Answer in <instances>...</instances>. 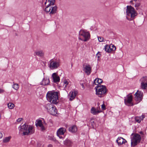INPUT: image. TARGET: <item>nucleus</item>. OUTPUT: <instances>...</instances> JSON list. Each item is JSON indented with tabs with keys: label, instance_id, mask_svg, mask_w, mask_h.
I'll list each match as a JSON object with an SVG mask.
<instances>
[{
	"label": "nucleus",
	"instance_id": "obj_1",
	"mask_svg": "<svg viewBox=\"0 0 147 147\" xmlns=\"http://www.w3.org/2000/svg\"><path fill=\"white\" fill-rule=\"evenodd\" d=\"M20 128L19 129L20 131H22L23 134L24 135H28L33 134L35 131L34 129L33 126L28 125L26 123L22 125H20L19 127Z\"/></svg>",
	"mask_w": 147,
	"mask_h": 147
},
{
	"label": "nucleus",
	"instance_id": "obj_2",
	"mask_svg": "<svg viewBox=\"0 0 147 147\" xmlns=\"http://www.w3.org/2000/svg\"><path fill=\"white\" fill-rule=\"evenodd\" d=\"M59 92L57 91H51L48 92L47 94V99L50 102L57 104L58 101Z\"/></svg>",
	"mask_w": 147,
	"mask_h": 147
},
{
	"label": "nucleus",
	"instance_id": "obj_3",
	"mask_svg": "<svg viewBox=\"0 0 147 147\" xmlns=\"http://www.w3.org/2000/svg\"><path fill=\"white\" fill-rule=\"evenodd\" d=\"M126 18L129 20H132L137 15V13L135 9L131 6L128 5L126 9Z\"/></svg>",
	"mask_w": 147,
	"mask_h": 147
},
{
	"label": "nucleus",
	"instance_id": "obj_4",
	"mask_svg": "<svg viewBox=\"0 0 147 147\" xmlns=\"http://www.w3.org/2000/svg\"><path fill=\"white\" fill-rule=\"evenodd\" d=\"M96 94L100 97H103L107 92V88L105 86L98 85L95 87Z\"/></svg>",
	"mask_w": 147,
	"mask_h": 147
},
{
	"label": "nucleus",
	"instance_id": "obj_5",
	"mask_svg": "<svg viewBox=\"0 0 147 147\" xmlns=\"http://www.w3.org/2000/svg\"><path fill=\"white\" fill-rule=\"evenodd\" d=\"M90 35L89 32L85 30H81L79 32V39L86 42L90 39Z\"/></svg>",
	"mask_w": 147,
	"mask_h": 147
},
{
	"label": "nucleus",
	"instance_id": "obj_6",
	"mask_svg": "<svg viewBox=\"0 0 147 147\" xmlns=\"http://www.w3.org/2000/svg\"><path fill=\"white\" fill-rule=\"evenodd\" d=\"M46 7L45 9V11L50 16H51L56 13L57 7L53 5H45Z\"/></svg>",
	"mask_w": 147,
	"mask_h": 147
},
{
	"label": "nucleus",
	"instance_id": "obj_7",
	"mask_svg": "<svg viewBox=\"0 0 147 147\" xmlns=\"http://www.w3.org/2000/svg\"><path fill=\"white\" fill-rule=\"evenodd\" d=\"M131 144L133 146L136 145L140 142L141 139L140 136L138 134H132L131 135Z\"/></svg>",
	"mask_w": 147,
	"mask_h": 147
},
{
	"label": "nucleus",
	"instance_id": "obj_8",
	"mask_svg": "<svg viewBox=\"0 0 147 147\" xmlns=\"http://www.w3.org/2000/svg\"><path fill=\"white\" fill-rule=\"evenodd\" d=\"M45 107L50 114L53 115H55L57 114V110L52 104H48L46 105Z\"/></svg>",
	"mask_w": 147,
	"mask_h": 147
},
{
	"label": "nucleus",
	"instance_id": "obj_9",
	"mask_svg": "<svg viewBox=\"0 0 147 147\" xmlns=\"http://www.w3.org/2000/svg\"><path fill=\"white\" fill-rule=\"evenodd\" d=\"M59 65V63L58 61L51 59L49 62V67L51 69H57Z\"/></svg>",
	"mask_w": 147,
	"mask_h": 147
},
{
	"label": "nucleus",
	"instance_id": "obj_10",
	"mask_svg": "<svg viewBox=\"0 0 147 147\" xmlns=\"http://www.w3.org/2000/svg\"><path fill=\"white\" fill-rule=\"evenodd\" d=\"M135 96L134 99L136 101V104L140 102L143 98V92L139 90H138L134 95Z\"/></svg>",
	"mask_w": 147,
	"mask_h": 147
},
{
	"label": "nucleus",
	"instance_id": "obj_11",
	"mask_svg": "<svg viewBox=\"0 0 147 147\" xmlns=\"http://www.w3.org/2000/svg\"><path fill=\"white\" fill-rule=\"evenodd\" d=\"M92 66L88 64H86L83 66V71L88 75H89L92 71Z\"/></svg>",
	"mask_w": 147,
	"mask_h": 147
},
{
	"label": "nucleus",
	"instance_id": "obj_12",
	"mask_svg": "<svg viewBox=\"0 0 147 147\" xmlns=\"http://www.w3.org/2000/svg\"><path fill=\"white\" fill-rule=\"evenodd\" d=\"M132 99L133 96L131 95H128L127 96V98L124 99L125 104L129 106H133V104L132 103Z\"/></svg>",
	"mask_w": 147,
	"mask_h": 147
},
{
	"label": "nucleus",
	"instance_id": "obj_13",
	"mask_svg": "<svg viewBox=\"0 0 147 147\" xmlns=\"http://www.w3.org/2000/svg\"><path fill=\"white\" fill-rule=\"evenodd\" d=\"M66 130L65 128L63 127L59 128L57 131V136L60 139L63 138L62 135L64 134Z\"/></svg>",
	"mask_w": 147,
	"mask_h": 147
},
{
	"label": "nucleus",
	"instance_id": "obj_14",
	"mask_svg": "<svg viewBox=\"0 0 147 147\" xmlns=\"http://www.w3.org/2000/svg\"><path fill=\"white\" fill-rule=\"evenodd\" d=\"M63 144L65 147H72L73 143L71 140L67 138L63 141Z\"/></svg>",
	"mask_w": 147,
	"mask_h": 147
},
{
	"label": "nucleus",
	"instance_id": "obj_15",
	"mask_svg": "<svg viewBox=\"0 0 147 147\" xmlns=\"http://www.w3.org/2000/svg\"><path fill=\"white\" fill-rule=\"evenodd\" d=\"M102 112V111L100 110V107H97L96 109L94 107H92L90 110L91 113L93 115H96L99 113Z\"/></svg>",
	"mask_w": 147,
	"mask_h": 147
},
{
	"label": "nucleus",
	"instance_id": "obj_16",
	"mask_svg": "<svg viewBox=\"0 0 147 147\" xmlns=\"http://www.w3.org/2000/svg\"><path fill=\"white\" fill-rule=\"evenodd\" d=\"M78 93L77 91L76 90H73L71 91L69 93V98L70 101H72L75 98L76 95Z\"/></svg>",
	"mask_w": 147,
	"mask_h": 147
},
{
	"label": "nucleus",
	"instance_id": "obj_17",
	"mask_svg": "<svg viewBox=\"0 0 147 147\" xmlns=\"http://www.w3.org/2000/svg\"><path fill=\"white\" fill-rule=\"evenodd\" d=\"M52 77L54 82H58L60 81V78L56 73H53L52 75Z\"/></svg>",
	"mask_w": 147,
	"mask_h": 147
},
{
	"label": "nucleus",
	"instance_id": "obj_18",
	"mask_svg": "<svg viewBox=\"0 0 147 147\" xmlns=\"http://www.w3.org/2000/svg\"><path fill=\"white\" fill-rule=\"evenodd\" d=\"M118 145L125 144L127 142V141L122 137L118 138L116 140Z\"/></svg>",
	"mask_w": 147,
	"mask_h": 147
},
{
	"label": "nucleus",
	"instance_id": "obj_19",
	"mask_svg": "<svg viewBox=\"0 0 147 147\" xmlns=\"http://www.w3.org/2000/svg\"><path fill=\"white\" fill-rule=\"evenodd\" d=\"M50 83L49 80L48 78H44L43 79L40 84L42 85H48Z\"/></svg>",
	"mask_w": 147,
	"mask_h": 147
},
{
	"label": "nucleus",
	"instance_id": "obj_20",
	"mask_svg": "<svg viewBox=\"0 0 147 147\" xmlns=\"http://www.w3.org/2000/svg\"><path fill=\"white\" fill-rule=\"evenodd\" d=\"M68 129L70 132L74 133L77 131V128L76 125H74L70 127Z\"/></svg>",
	"mask_w": 147,
	"mask_h": 147
},
{
	"label": "nucleus",
	"instance_id": "obj_21",
	"mask_svg": "<svg viewBox=\"0 0 147 147\" xmlns=\"http://www.w3.org/2000/svg\"><path fill=\"white\" fill-rule=\"evenodd\" d=\"M102 80L101 79L98 78H96L94 80L93 84L94 86V84L97 85V86L100 85H101L100 84L102 83Z\"/></svg>",
	"mask_w": 147,
	"mask_h": 147
},
{
	"label": "nucleus",
	"instance_id": "obj_22",
	"mask_svg": "<svg viewBox=\"0 0 147 147\" xmlns=\"http://www.w3.org/2000/svg\"><path fill=\"white\" fill-rule=\"evenodd\" d=\"M36 55L39 57H43L44 55V53L42 50H38L35 52Z\"/></svg>",
	"mask_w": 147,
	"mask_h": 147
},
{
	"label": "nucleus",
	"instance_id": "obj_23",
	"mask_svg": "<svg viewBox=\"0 0 147 147\" xmlns=\"http://www.w3.org/2000/svg\"><path fill=\"white\" fill-rule=\"evenodd\" d=\"M36 126H39L40 127L42 130H43L45 129L44 127L43 126L42 121L39 120L38 121L37 123H36Z\"/></svg>",
	"mask_w": 147,
	"mask_h": 147
},
{
	"label": "nucleus",
	"instance_id": "obj_24",
	"mask_svg": "<svg viewBox=\"0 0 147 147\" xmlns=\"http://www.w3.org/2000/svg\"><path fill=\"white\" fill-rule=\"evenodd\" d=\"M55 2V0H46L45 3V5H51L54 4Z\"/></svg>",
	"mask_w": 147,
	"mask_h": 147
},
{
	"label": "nucleus",
	"instance_id": "obj_25",
	"mask_svg": "<svg viewBox=\"0 0 147 147\" xmlns=\"http://www.w3.org/2000/svg\"><path fill=\"white\" fill-rule=\"evenodd\" d=\"M144 118V115H142L139 117H135V120L138 123H140L141 121Z\"/></svg>",
	"mask_w": 147,
	"mask_h": 147
},
{
	"label": "nucleus",
	"instance_id": "obj_26",
	"mask_svg": "<svg viewBox=\"0 0 147 147\" xmlns=\"http://www.w3.org/2000/svg\"><path fill=\"white\" fill-rule=\"evenodd\" d=\"M140 83H147V77L146 76L143 77L140 80Z\"/></svg>",
	"mask_w": 147,
	"mask_h": 147
},
{
	"label": "nucleus",
	"instance_id": "obj_27",
	"mask_svg": "<svg viewBox=\"0 0 147 147\" xmlns=\"http://www.w3.org/2000/svg\"><path fill=\"white\" fill-rule=\"evenodd\" d=\"M104 49L105 51L108 53H109L112 51L110 46L108 45H106L105 46Z\"/></svg>",
	"mask_w": 147,
	"mask_h": 147
},
{
	"label": "nucleus",
	"instance_id": "obj_28",
	"mask_svg": "<svg viewBox=\"0 0 147 147\" xmlns=\"http://www.w3.org/2000/svg\"><path fill=\"white\" fill-rule=\"evenodd\" d=\"M140 87L142 89H146L147 88V83L141 84Z\"/></svg>",
	"mask_w": 147,
	"mask_h": 147
},
{
	"label": "nucleus",
	"instance_id": "obj_29",
	"mask_svg": "<svg viewBox=\"0 0 147 147\" xmlns=\"http://www.w3.org/2000/svg\"><path fill=\"white\" fill-rule=\"evenodd\" d=\"M11 137L10 136L5 138L3 140V142L4 143H7L10 140Z\"/></svg>",
	"mask_w": 147,
	"mask_h": 147
},
{
	"label": "nucleus",
	"instance_id": "obj_30",
	"mask_svg": "<svg viewBox=\"0 0 147 147\" xmlns=\"http://www.w3.org/2000/svg\"><path fill=\"white\" fill-rule=\"evenodd\" d=\"M9 108L10 109H12L15 106L11 102L7 104Z\"/></svg>",
	"mask_w": 147,
	"mask_h": 147
},
{
	"label": "nucleus",
	"instance_id": "obj_31",
	"mask_svg": "<svg viewBox=\"0 0 147 147\" xmlns=\"http://www.w3.org/2000/svg\"><path fill=\"white\" fill-rule=\"evenodd\" d=\"M12 88L15 90H17L19 88L18 85L17 84H14L13 85Z\"/></svg>",
	"mask_w": 147,
	"mask_h": 147
},
{
	"label": "nucleus",
	"instance_id": "obj_32",
	"mask_svg": "<svg viewBox=\"0 0 147 147\" xmlns=\"http://www.w3.org/2000/svg\"><path fill=\"white\" fill-rule=\"evenodd\" d=\"M63 83L64 84V88H66L67 86L69 85V82L66 80H65L63 82Z\"/></svg>",
	"mask_w": 147,
	"mask_h": 147
},
{
	"label": "nucleus",
	"instance_id": "obj_33",
	"mask_svg": "<svg viewBox=\"0 0 147 147\" xmlns=\"http://www.w3.org/2000/svg\"><path fill=\"white\" fill-rule=\"evenodd\" d=\"M80 84L82 86V87L83 89L84 88V85L86 84L84 82H82L80 83Z\"/></svg>",
	"mask_w": 147,
	"mask_h": 147
},
{
	"label": "nucleus",
	"instance_id": "obj_34",
	"mask_svg": "<svg viewBox=\"0 0 147 147\" xmlns=\"http://www.w3.org/2000/svg\"><path fill=\"white\" fill-rule=\"evenodd\" d=\"M98 40L100 42H102L104 41V39L102 37H99L98 38Z\"/></svg>",
	"mask_w": 147,
	"mask_h": 147
},
{
	"label": "nucleus",
	"instance_id": "obj_35",
	"mask_svg": "<svg viewBox=\"0 0 147 147\" xmlns=\"http://www.w3.org/2000/svg\"><path fill=\"white\" fill-rule=\"evenodd\" d=\"M101 109L103 110H105L106 109V107L105 105L103 104L101 105Z\"/></svg>",
	"mask_w": 147,
	"mask_h": 147
},
{
	"label": "nucleus",
	"instance_id": "obj_36",
	"mask_svg": "<svg viewBox=\"0 0 147 147\" xmlns=\"http://www.w3.org/2000/svg\"><path fill=\"white\" fill-rule=\"evenodd\" d=\"M112 47L113 48V49L111 48L112 51H113L115 50L116 48L114 45H112Z\"/></svg>",
	"mask_w": 147,
	"mask_h": 147
},
{
	"label": "nucleus",
	"instance_id": "obj_37",
	"mask_svg": "<svg viewBox=\"0 0 147 147\" xmlns=\"http://www.w3.org/2000/svg\"><path fill=\"white\" fill-rule=\"evenodd\" d=\"M5 90L1 88H0V94H1L4 92Z\"/></svg>",
	"mask_w": 147,
	"mask_h": 147
},
{
	"label": "nucleus",
	"instance_id": "obj_38",
	"mask_svg": "<svg viewBox=\"0 0 147 147\" xmlns=\"http://www.w3.org/2000/svg\"><path fill=\"white\" fill-rule=\"evenodd\" d=\"M140 5V3H136L135 5V7H138Z\"/></svg>",
	"mask_w": 147,
	"mask_h": 147
},
{
	"label": "nucleus",
	"instance_id": "obj_39",
	"mask_svg": "<svg viewBox=\"0 0 147 147\" xmlns=\"http://www.w3.org/2000/svg\"><path fill=\"white\" fill-rule=\"evenodd\" d=\"M51 140H52L53 141L55 142H57V140L54 138L53 137H51Z\"/></svg>",
	"mask_w": 147,
	"mask_h": 147
},
{
	"label": "nucleus",
	"instance_id": "obj_40",
	"mask_svg": "<svg viewBox=\"0 0 147 147\" xmlns=\"http://www.w3.org/2000/svg\"><path fill=\"white\" fill-rule=\"evenodd\" d=\"M22 119L21 118H19L17 120V121L18 122H20L22 120Z\"/></svg>",
	"mask_w": 147,
	"mask_h": 147
},
{
	"label": "nucleus",
	"instance_id": "obj_41",
	"mask_svg": "<svg viewBox=\"0 0 147 147\" xmlns=\"http://www.w3.org/2000/svg\"><path fill=\"white\" fill-rule=\"evenodd\" d=\"M96 56L98 58H99L100 57V54L99 55L98 54V53L96 55Z\"/></svg>",
	"mask_w": 147,
	"mask_h": 147
},
{
	"label": "nucleus",
	"instance_id": "obj_42",
	"mask_svg": "<svg viewBox=\"0 0 147 147\" xmlns=\"http://www.w3.org/2000/svg\"><path fill=\"white\" fill-rule=\"evenodd\" d=\"M3 137V134L2 133H0V139L1 138Z\"/></svg>",
	"mask_w": 147,
	"mask_h": 147
},
{
	"label": "nucleus",
	"instance_id": "obj_43",
	"mask_svg": "<svg viewBox=\"0 0 147 147\" xmlns=\"http://www.w3.org/2000/svg\"><path fill=\"white\" fill-rule=\"evenodd\" d=\"M48 147H53V146L52 144H49L48 145Z\"/></svg>",
	"mask_w": 147,
	"mask_h": 147
},
{
	"label": "nucleus",
	"instance_id": "obj_44",
	"mask_svg": "<svg viewBox=\"0 0 147 147\" xmlns=\"http://www.w3.org/2000/svg\"><path fill=\"white\" fill-rule=\"evenodd\" d=\"M55 142L57 144L59 143L58 141H57V142Z\"/></svg>",
	"mask_w": 147,
	"mask_h": 147
},
{
	"label": "nucleus",
	"instance_id": "obj_45",
	"mask_svg": "<svg viewBox=\"0 0 147 147\" xmlns=\"http://www.w3.org/2000/svg\"><path fill=\"white\" fill-rule=\"evenodd\" d=\"M140 133L141 134H143V132L142 131H140Z\"/></svg>",
	"mask_w": 147,
	"mask_h": 147
},
{
	"label": "nucleus",
	"instance_id": "obj_46",
	"mask_svg": "<svg viewBox=\"0 0 147 147\" xmlns=\"http://www.w3.org/2000/svg\"><path fill=\"white\" fill-rule=\"evenodd\" d=\"M133 0H131V1H130V3H131L133 2Z\"/></svg>",
	"mask_w": 147,
	"mask_h": 147
},
{
	"label": "nucleus",
	"instance_id": "obj_47",
	"mask_svg": "<svg viewBox=\"0 0 147 147\" xmlns=\"http://www.w3.org/2000/svg\"><path fill=\"white\" fill-rule=\"evenodd\" d=\"M136 9H138V8H136Z\"/></svg>",
	"mask_w": 147,
	"mask_h": 147
}]
</instances>
